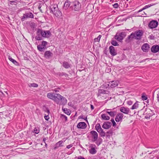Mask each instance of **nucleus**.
Segmentation results:
<instances>
[{
  "mask_svg": "<svg viewBox=\"0 0 159 159\" xmlns=\"http://www.w3.org/2000/svg\"><path fill=\"white\" fill-rule=\"evenodd\" d=\"M47 97L60 105H64L67 102V99L59 93H54L53 92L49 93L47 94Z\"/></svg>",
  "mask_w": 159,
  "mask_h": 159,
  "instance_id": "obj_1",
  "label": "nucleus"
},
{
  "mask_svg": "<svg viewBox=\"0 0 159 159\" xmlns=\"http://www.w3.org/2000/svg\"><path fill=\"white\" fill-rule=\"evenodd\" d=\"M143 33L142 30H138L134 33H132L125 39V41L126 43H131L134 38L137 39H140Z\"/></svg>",
  "mask_w": 159,
  "mask_h": 159,
  "instance_id": "obj_2",
  "label": "nucleus"
},
{
  "mask_svg": "<svg viewBox=\"0 0 159 159\" xmlns=\"http://www.w3.org/2000/svg\"><path fill=\"white\" fill-rule=\"evenodd\" d=\"M50 8L51 11L56 16L59 17L61 16L62 13L60 10H58L57 4L52 5Z\"/></svg>",
  "mask_w": 159,
  "mask_h": 159,
  "instance_id": "obj_3",
  "label": "nucleus"
},
{
  "mask_svg": "<svg viewBox=\"0 0 159 159\" xmlns=\"http://www.w3.org/2000/svg\"><path fill=\"white\" fill-rule=\"evenodd\" d=\"M70 7L74 11H78L81 9V5L79 1H75L71 2V6Z\"/></svg>",
  "mask_w": 159,
  "mask_h": 159,
  "instance_id": "obj_4",
  "label": "nucleus"
},
{
  "mask_svg": "<svg viewBox=\"0 0 159 159\" xmlns=\"http://www.w3.org/2000/svg\"><path fill=\"white\" fill-rule=\"evenodd\" d=\"M126 33L125 32L117 33L115 36V38L117 41L121 42L126 36Z\"/></svg>",
  "mask_w": 159,
  "mask_h": 159,
  "instance_id": "obj_5",
  "label": "nucleus"
},
{
  "mask_svg": "<svg viewBox=\"0 0 159 159\" xmlns=\"http://www.w3.org/2000/svg\"><path fill=\"white\" fill-rule=\"evenodd\" d=\"M95 128L97 131L99 133L102 137H104L105 136V133L103 131L99 123H97L95 126Z\"/></svg>",
  "mask_w": 159,
  "mask_h": 159,
  "instance_id": "obj_6",
  "label": "nucleus"
},
{
  "mask_svg": "<svg viewBox=\"0 0 159 159\" xmlns=\"http://www.w3.org/2000/svg\"><path fill=\"white\" fill-rule=\"evenodd\" d=\"M47 43V42L46 41H43L41 44H39L37 46L38 50L41 52L44 51L46 49V46Z\"/></svg>",
  "mask_w": 159,
  "mask_h": 159,
  "instance_id": "obj_7",
  "label": "nucleus"
},
{
  "mask_svg": "<svg viewBox=\"0 0 159 159\" xmlns=\"http://www.w3.org/2000/svg\"><path fill=\"white\" fill-rule=\"evenodd\" d=\"M43 37L48 38L51 35L49 30H42L41 31Z\"/></svg>",
  "mask_w": 159,
  "mask_h": 159,
  "instance_id": "obj_8",
  "label": "nucleus"
},
{
  "mask_svg": "<svg viewBox=\"0 0 159 159\" xmlns=\"http://www.w3.org/2000/svg\"><path fill=\"white\" fill-rule=\"evenodd\" d=\"M119 83V82L117 80H113L109 82L108 85L111 88H114L117 86Z\"/></svg>",
  "mask_w": 159,
  "mask_h": 159,
  "instance_id": "obj_9",
  "label": "nucleus"
},
{
  "mask_svg": "<svg viewBox=\"0 0 159 159\" xmlns=\"http://www.w3.org/2000/svg\"><path fill=\"white\" fill-rule=\"evenodd\" d=\"M158 25V22L155 20L151 21L149 23V26L151 29H153L156 27Z\"/></svg>",
  "mask_w": 159,
  "mask_h": 159,
  "instance_id": "obj_10",
  "label": "nucleus"
},
{
  "mask_svg": "<svg viewBox=\"0 0 159 159\" xmlns=\"http://www.w3.org/2000/svg\"><path fill=\"white\" fill-rule=\"evenodd\" d=\"M120 111L126 114H129V113L130 112L129 109L126 107H122L120 108Z\"/></svg>",
  "mask_w": 159,
  "mask_h": 159,
  "instance_id": "obj_11",
  "label": "nucleus"
},
{
  "mask_svg": "<svg viewBox=\"0 0 159 159\" xmlns=\"http://www.w3.org/2000/svg\"><path fill=\"white\" fill-rule=\"evenodd\" d=\"M90 133L93 138V141L94 142L96 141L98 138V134L97 132L95 131L92 130L90 132Z\"/></svg>",
  "mask_w": 159,
  "mask_h": 159,
  "instance_id": "obj_12",
  "label": "nucleus"
},
{
  "mask_svg": "<svg viewBox=\"0 0 159 159\" xmlns=\"http://www.w3.org/2000/svg\"><path fill=\"white\" fill-rule=\"evenodd\" d=\"M110 53L111 56H116L117 54V52L116 51L114 47L111 46L109 47V48Z\"/></svg>",
  "mask_w": 159,
  "mask_h": 159,
  "instance_id": "obj_13",
  "label": "nucleus"
},
{
  "mask_svg": "<svg viewBox=\"0 0 159 159\" xmlns=\"http://www.w3.org/2000/svg\"><path fill=\"white\" fill-rule=\"evenodd\" d=\"M123 116V115L122 113H118L116 116L115 119V120L116 122L122 121Z\"/></svg>",
  "mask_w": 159,
  "mask_h": 159,
  "instance_id": "obj_14",
  "label": "nucleus"
},
{
  "mask_svg": "<svg viewBox=\"0 0 159 159\" xmlns=\"http://www.w3.org/2000/svg\"><path fill=\"white\" fill-rule=\"evenodd\" d=\"M150 48V45L147 43L144 44L141 47V49L144 52H148Z\"/></svg>",
  "mask_w": 159,
  "mask_h": 159,
  "instance_id": "obj_15",
  "label": "nucleus"
},
{
  "mask_svg": "<svg viewBox=\"0 0 159 159\" xmlns=\"http://www.w3.org/2000/svg\"><path fill=\"white\" fill-rule=\"evenodd\" d=\"M87 126L86 124L84 122H80L77 125V127L79 129H84Z\"/></svg>",
  "mask_w": 159,
  "mask_h": 159,
  "instance_id": "obj_16",
  "label": "nucleus"
},
{
  "mask_svg": "<svg viewBox=\"0 0 159 159\" xmlns=\"http://www.w3.org/2000/svg\"><path fill=\"white\" fill-rule=\"evenodd\" d=\"M111 124L109 121L105 122L102 125V127L105 129H108L110 128L111 126Z\"/></svg>",
  "mask_w": 159,
  "mask_h": 159,
  "instance_id": "obj_17",
  "label": "nucleus"
},
{
  "mask_svg": "<svg viewBox=\"0 0 159 159\" xmlns=\"http://www.w3.org/2000/svg\"><path fill=\"white\" fill-rule=\"evenodd\" d=\"M42 30H38L37 32V35L35 39L37 40H41L42 39L43 37L41 31Z\"/></svg>",
  "mask_w": 159,
  "mask_h": 159,
  "instance_id": "obj_18",
  "label": "nucleus"
},
{
  "mask_svg": "<svg viewBox=\"0 0 159 159\" xmlns=\"http://www.w3.org/2000/svg\"><path fill=\"white\" fill-rule=\"evenodd\" d=\"M151 51L153 53H156L159 51V46L158 45L153 46L151 48Z\"/></svg>",
  "mask_w": 159,
  "mask_h": 159,
  "instance_id": "obj_19",
  "label": "nucleus"
},
{
  "mask_svg": "<svg viewBox=\"0 0 159 159\" xmlns=\"http://www.w3.org/2000/svg\"><path fill=\"white\" fill-rule=\"evenodd\" d=\"M53 54L50 51H47L44 53V56L46 58H49L52 56Z\"/></svg>",
  "mask_w": 159,
  "mask_h": 159,
  "instance_id": "obj_20",
  "label": "nucleus"
},
{
  "mask_svg": "<svg viewBox=\"0 0 159 159\" xmlns=\"http://www.w3.org/2000/svg\"><path fill=\"white\" fill-rule=\"evenodd\" d=\"M71 2H70L68 1H66L65 2L64 4V8L65 9H67L70 6H71Z\"/></svg>",
  "mask_w": 159,
  "mask_h": 159,
  "instance_id": "obj_21",
  "label": "nucleus"
},
{
  "mask_svg": "<svg viewBox=\"0 0 159 159\" xmlns=\"http://www.w3.org/2000/svg\"><path fill=\"white\" fill-rule=\"evenodd\" d=\"M106 113H108L111 117H114L116 114V112L113 111H106Z\"/></svg>",
  "mask_w": 159,
  "mask_h": 159,
  "instance_id": "obj_22",
  "label": "nucleus"
},
{
  "mask_svg": "<svg viewBox=\"0 0 159 159\" xmlns=\"http://www.w3.org/2000/svg\"><path fill=\"white\" fill-rule=\"evenodd\" d=\"M25 16L27 18H33L34 15L31 12L25 13L24 14Z\"/></svg>",
  "mask_w": 159,
  "mask_h": 159,
  "instance_id": "obj_23",
  "label": "nucleus"
},
{
  "mask_svg": "<svg viewBox=\"0 0 159 159\" xmlns=\"http://www.w3.org/2000/svg\"><path fill=\"white\" fill-rule=\"evenodd\" d=\"M8 59L16 66H19V64L15 60L13 59L10 56H9Z\"/></svg>",
  "mask_w": 159,
  "mask_h": 159,
  "instance_id": "obj_24",
  "label": "nucleus"
},
{
  "mask_svg": "<svg viewBox=\"0 0 159 159\" xmlns=\"http://www.w3.org/2000/svg\"><path fill=\"white\" fill-rule=\"evenodd\" d=\"M102 120H108L110 119V117L106 114H102L101 116Z\"/></svg>",
  "mask_w": 159,
  "mask_h": 159,
  "instance_id": "obj_25",
  "label": "nucleus"
},
{
  "mask_svg": "<svg viewBox=\"0 0 159 159\" xmlns=\"http://www.w3.org/2000/svg\"><path fill=\"white\" fill-rule=\"evenodd\" d=\"M57 75L60 77L64 76L65 78H67L68 77V75L64 72H58L57 73Z\"/></svg>",
  "mask_w": 159,
  "mask_h": 159,
  "instance_id": "obj_26",
  "label": "nucleus"
},
{
  "mask_svg": "<svg viewBox=\"0 0 159 159\" xmlns=\"http://www.w3.org/2000/svg\"><path fill=\"white\" fill-rule=\"evenodd\" d=\"M62 65L64 68L66 69H68L70 67V65L66 61L64 62Z\"/></svg>",
  "mask_w": 159,
  "mask_h": 159,
  "instance_id": "obj_27",
  "label": "nucleus"
},
{
  "mask_svg": "<svg viewBox=\"0 0 159 159\" xmlns=\"http://www.w3.org/2000/svg\"><path fill=\"white\" fill-rule=\"evenodd\" d=\"M107 91L105 90L102 89H100L98 91V96L100 95L101 94H106V93Z\"/></svg>",
  "mask_w": 159,
  "mask_h": 159,
  "instance_id": "obj_28",
  "label": "nucleus"
},
{
  "mask_svg": "<svg viewBox=\"0 0 159 159\" xmlns=\"http://www.w3.org/2000/svg\"><path fill=\"white\" fill-rule=\"evenodd\" d=\"M9 3L11 5H16L17 2V0H15L14 1H9Z\"/></svg>",
  "mask_w": 159,
  "mask_h": 159,
  "instance_id": "obj_29",
  "label": "nucleus"
},
{
  "mask_svg": "<svg viewBox=\"0 0 159 159\" xmlns=\"http://www.w3.org/2000/svg\"><path fill=\"white\" fill-rule=\"evenodd\" d=\"M138 104L137 102H136L132 107L131 109H136L138 107Z\"/></svg>",
  "mask_w": 159,
  "mask_h": 159,
  "instance_id": "obj_30",
  "label": "nucleus"
},
{
  "mask_svg": "<svg viewBox=\"0 0 159 159\" xmlns=\"http://www.w3.org/2000/svg\"><path fill=\"white\" fill-rule=\"evenodd\" d=\"M89 152L91 154H93L96 153V151L95 149L93 148L89 150Z\"/></svg>",
  "mask_w": 159,
  "mask_h": 159,
  "instance_id": "obj_31",
  "label": "nucleus"
},
{
  "mask_svg": "<svg viewBox=\"0 0 159 159\" xmlns=\"http://www.w3.org/2000/svg\"><path fill=\"white\" fill-rule=\"evenodd\" d=\"M111 43L114 46H118L119 45L118 43L115 40H112L111 42Z\"/></svg>",
  "mask_w": 159,
  "mask_h": 159,
  "instance_id": "obj_32",
  "label": "nucleus"
},
{
  "mask_svg": "<svg viewBox=\"0 0 159 159\" xmlns=\"http://www.w3.org/2000/svg\"><path fill=\"white\" fill-rule=\"evenodd\" d=\"M29 86L30 87L37 88L38 86V85L36 83H31L29 84Z\"/></svg>",
  "mask_w": 159,
  "mask_h": 159,
  "instance_id": "obj_33",
  "label": "nucleus"
},
{
  "mask_svg": "<svg viewBox=\"0 0 159 159\" xmlns=\"http://www.w3.org/2000/svg\"><path fill=\"white\" fill-rule=\"evenodd\" d=\"M155 4H150L148 5H147L145 6L143 8V9H145L147 8L150 7L151 6H153L154 5H155Z\"/></svg>",
  "mask_w": 159,
  "mask_h": 159,
  "instance_id": "obj_34",
  "label": "nucleus"
},
{
  "mask_svg": "<svg viewBox=\"0 0 159 159\" xmlns=\"http://www.w3.org/2000/svg\"><path fill=\"white\" fill-rule=\"evenodd\" d=\"M62 110H63L64 112L66 114L68 115H70V112L68 110L67 108H64L63 109L62 108Z\"/></svg>",
  "mask_w": 159,
  "mask_h": 159,
  "instance_id": "obj_35",
  "label": "nucleus"
},
{
  "mask_svg": "<svg viewBox=\"0 0 159 159\" xmlns=\"http://www.w3.org/2000/svg\"><path fill=\"white\" fill-rule=\"evenodd\" d=\"M63 143V141H60L58 142L56 144V145L57 147H59L62 146L63 145H61L62 143Z\"/></svg>",
  "mask_w": 159,
  "mask_h": 159,
  "instance_id": "obj_36",
  "label": "nucleus"
},
{
  "mask_svg": "<svg viewBox=\"0 0 159 159\" xmlns=\"http://www.w3.org/2000/svg\"><path fill=\"white\" fill-rule=\"evenodd\" d=\"M61 118L62 120L64 119L65 121H66L67 120V117L65 115L61 114Z\"/></svg>",
  "mask_w": 159,
  "mask_h": 159,
  "instance_id": "obj_37",
  "label": "nucleus"
},
{
  "mask_svg": "<svg viewBox=\"0 0 159 159\" xmlns=\"http://www.w3.org/2000/svg\"><path fill=\"white\" fill-rule=\"evenodd\" d=\"M34 132L36 134H38L39 132V128L38 127H35L34 129Z\"/></svg>",
  "mask_w": 159,
  "mask_h": 159,
  "instance_id": "obj_38",
  "label": "nucleus"
},
{
  "mask_svg": "<svg viewBox=\"0 0 159 159\" xmlns=\"http://www.w3.org/2000/svg\"><path fill=\"white\" fill-rule=\"evenodd\" d=\"M152 116V114L151 113H149L147 115H146L145 117L146 119H148Z\"/></svg>",
  "mask_w": 159,
  "mask_h": 159,
  "instance_id": "obj_39",
  "label": "nucleus"
},
{
  "mask_svg": "<svg viewBox=\"0 0 159 159\" xmlns=\"http://www.w3.org/2000/svg\"><path fill=\"white\" fill-rule=\"evenodd\" d=\"M141 97H142V99L143 100H146L147 99V96L146 95H144L143 94L142 96Z\"/></svg>",
  "mask_w": 159,
  "mask_h": 159,
  "instance_id": "obj_40",
  "label": "nucleus"
},
{
  "mask_svg": "<svg viewBox=\"0 0 159 159\" xmlns=\"http://www.w3.org/2000/svg\"><path fill=\"white\" fill-rule=\"evenodd\" d=\"M27 18L26 17V16H25V15L24 14H23V16L21 18V20L22 21H24Z\"/></svg>",
  "mask_w": 159,
  "mask_h": 159,
  "instance_id": "obj_41",
  "label": "nucleus"
},
{
  "mask_svg": "<svg viewBox=\"0 0 159 159\" xmlns=\"http://www.w3.org/2000/svg\"><path fill=\"white\" fill-rule=\"evenodd\" d=\"M111 121L112 123L113 126H116V123L115 122V121L114 119H111Z\"/></svg>",
  "mask_w": 159,
  "mask_h": 159,
  "instance_id": "obj_42",
  "label": "nucleus"
},
{
  "mask_svg": "<svg viewBox=\"0 0 159 159\" xmlns=\"http://www.w3.org/2000/svg\"><path fill=\"white\" fill-rule=\"evenodd\" d=\"M149 38L151 39H154L155 38L154 36L152 34L149 36Z\"/></svg>",
  "mask_w": 159,
  "mask_h": 159,
  "instance_id": "obj_43",
  "label": "nucleus"
},
{
  "mask_svg": "<svg viewBox=\"0 0 159 159\" xmlns=\"http://www.w3.org/2000/svg\"><path fill=\"white\" fill-rule=\"evenodd\" d=\"M127 103V104L129 105H131L133 104V102L130 100L128 101Z\"/></svg>",
  "mask_w": 159,
  "mask_h": 159,
  "instance_id": "obj_44",
  "label": "nucleus"
},
{
  "mask_svg": "<svg viewBox=\"0 0 159 159\" xmlns=\"http://www.w3.org/2000/svg\"><path fill=\"white\" fill-rule=\"evenodd\" d=\"M107 134H109V136H110V135H111L112 134V131L111 130H110L109 131H108L107 132Z\"/></svg>",
  "mask_w": 159,
  "mask_h": 159,
  "instance_id": "obj_45",
  "label": "nucleus"
},
{
  "mask_svg": "<svg viewBox=\"0 0 159 159\" xmlns=\"http://www.w3.org/2000/svg\"><path fill=\"white\" fill-rule=\"evenodd\" d=\"M30 25L31 27L33 28H34L35 25V24L33 22H31L30 23Z\"/></svg>",
  "mask_w": 159,
  "mask_h": 159,
  "instance_id": "obj_46",
  "label": "nucleus"
},
{
  "mask_svg": "<svg viewBox=\"0 0 159 159\" xmlns=\"http://www.w3.org/2000/svg\"><path fill=\"white\" fill-rule=\"evenodd\" d=\"M100 39L99 38V37H98L94 39V41L95 42H99L100 40Z\"/></svg>",
  "mask_w": 159,
  "mask_h": 159,
  "instance_id": "obj_47",
  "label": "nucleus"
},
{
  "mask_svg": "<svg viewBox=\"0 0 159 159\" xmlns=\"http://www.w3.org/2000/svg\"><path fill=\"white\" fill-rule=\"evenodd\" d=\"M113 7L115 8H117L118 6V4L117 3H115L113 5Z\"/></svg>",
  "mask_w": 159,
  "mask_h": 159,
  "instance_id": "obj_48",
  "label": "nucleus"
},
{
  "mask_svg": "<svg viewBox=\"0 0 159 159\" xmlns=\"http://www.w3.org/2000/svg\"><path fill=\"white\" fill-rule=\"evenodd\" d=\"M72 146H73V145L72 144H69L66 146V148L69 149L70 148L72 147Z\"/></svg>",
  "mask_w": 159,
  "mask_h": 159,
  "instance_id": "obj_49",
  "label": "nucleus"
},
{
  "mask_svg": "<svg viewBox=\"0 0 159 159\" xmlns=\"http://www.w3.org/2000/svg\"><path fill=\"white\" fill-rule=\"evenodd\" d=\"M48 139V137H46V138H44L43 139V142L44 143H45L46 142H45V141L46 140H47V139Z\"/></svg>",
  "mask_w": 159,
  "mask_h": 159,
  "instance_id": "obj_50",
  "label": "nucleus"
},
{
  "mask_svg": "<svg viewBox=\"0 0 159 159\" xmlns=\"http://www.w3.org/2000/svg\"><path fill=\"white\" fill-rule=\"evenodd\" d=\"M44 118L46 120H48L49 118H48V116H44Z\"/></svg>",
  "mask_w": 159,
  "mask_h": 159,
  "instance_id": "obj_51",
  "label": "nucleus"
},
{
  "mask_svg": "<svg viewBox=\"0 0 159 159\" xmlns=\"http://www.w3.org/2000/svg\"><path fill=\"white\" fill-rule=\"evenodd\" d=\"M78 159H85L84 157H82L81 156H79L78 157Z\"/></svg>",
  "mask_w": 159,
  "mask_h": 159,
  "instance_id": "obj_52",
  "label": "nucleus"
},
{
  "mask_svg": "<svg viewBox=\"0 0 159 159\" xmlns=\"http://www.w3.org/2000/svg\"><path fill=\"white\" fill-rule=\"evenodd\" d=\"M90 107H91V108L92 110H93L94 109V106H93V105H92V104H91L90 105Z\"/></svg>",
  "mask_w": 159,
  "mask_h": 159,
  "instance_id": "obj_53",
  "label": "nucleus"
},
{
  "mask_svg": "<svg viewBox=\"0 0 159 159\" xmlns=\"http://www.w3.org/2000/svg\"><path fill=\"white\" fill-rule=\"evenodd\" d=\"M157 98L158 101H159V93L157 94Z\"/></svg>",
  "mask_w": 159,
  "mask_h": 159,
  "instance_id": "obj_54",
  "label": "nucleus"
},
{
  "mask_svg": "<svg viewBox=\"0 0 159 159\" xmlns=\"http://www.w3.org/2000/svg\"><path fill=\"white\" fill-rule=\"evenodd\" d=\"M112 111V110L111 109H107L106 110H105L104 111Z\"/></svg>",
  "mask_w": 159,
  "mask_h": 159,
  "instance_id": "obj_55",
  "label": "nucleus"
},
{
  "mask_svg": "<svg viewBox=\"0 0 159 159\" xmlns=\"http://www.w3.org/2000/svg\"><path fill=\"white\" fill-rule=\"evenodd\" d=\"M144 10V9H143V8L142 9H140L139 11H138V12H140L142 11L143 10Z\"/></svg>",
  "mask_w": 159,
  "mask_h": 159,
  "instance_id": "obj_56",
  "label": "nucleus"
},
{
  "mask_svg": "<svg viewBox=\"0 0 159 159\" xmlns=\"http://www.w3.org/2000/svg\"><path fill=\"white\" fill-rule=\"evenodd\" d=\"M53 91H55L56 92H59L58 90H57V89H54L53 90Z\"/></svg>",
  "mask_w": 159,
  "mask_h": 159,
  "instance_id": "obj_57",
  "label": "nucleus"
},
{
  "mask_svg": "<svg viewBox=\"0 0 159 159\" xmlns=\"http://www.w3.org/2000/svg\"><path fill=\"white\" fill-rule=\"evenodd\" d=\"M38 9L40 10V11H42V10H41V7L40 6H39V7H38Z\"/></svg>",
  "mask_w": 159,
  "mask_h": 159,
  "instance_id": "obj_58",
  "label": "nucleus"
},
{
  "mask_svg": "<svg viewBox=\"0 0 159 159\" xmlns=\"http://www.w3.org/2000/svg\"><path fill=\"white\" fill-rule=\"evenodd\" d=\"M143 14H142V16H144V15H146V14L144 12H143Z\"/></svg>",
  "mask_w": 159,
  "mask_h": 159,
  "instance_id": "obj_59",
  "label": "nucleus"
},
{
  "mask_svg": "<svg viewBox=\"0 0 159 159\" xmlns=\"http://www.w3.org/2000/svg\"><path fill=\"white\" fill-rule=\"evenodd\" d=\"M123 20H125V19H123L122 20H119L118 21V22H119V23L121 21H123Z\"/></svg>",
  "mask_w": 159,
  "mask_h": 159,
  "instance_id": "obj_60",
  "label": "nucleus"
},
{
  "mask_svg": "<svg viewBox=\"0 0 159 159\" xmlns=\"http://www.w3.org/2000/svg\"><path fill=\"white\" fill-rule=\"evenodd\" d=\"M102 37V35H99V36H98V37H99V38H100V39H101V37Z\"/></svg>",
  "mask_w": 159,
  "mask_h": 159,
  "instance_id": "obj_61",
  "label": "nucleus"
},
{
  "mask_svg": "<svg viewBox=\"0 0 159 159\" xmlns=\"http://www.w3.org/2000/svg\"><path fill=\"white\" fill-rule=\"evenodd\" d=\"M47 112L48 113H49V111L48 109H47Z\"/></svg>",
  "mask_w": 159,
  "mask_h": 159,
  "instance_id": "obj_62",
  "label": "nucleus"
},
{
  "mask_svg": "<svg viewBox=\"0 0 159 159\" xmlns=\"http://www.w3.org/2000/svg\"><path fill=\"white\" fill-rule=\"evenodd\" d=\"M148 111L149 112L150 111H152L150 109H148Z\"/></svg>",
  "mask_w": 159,
  "mask_h": 159,
  "instance_id": "obj_63",
  "label": "nucleus"
},
{
  "mask_svg": "<svg viewBox=\"0 0 159 159\" xmlns=\"http://www.w3.org/2000/svg\"><path fill=\"white\" fill-rule=\"evenodd\" d=\"M45 143V146L47 148V144L46 143Z\"/></svg>",
  "mask_w": 159,
  "mask_h": 159,
  "instance_id": "obj_64",
  "label": "nucleus"
}]
</instances>
